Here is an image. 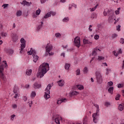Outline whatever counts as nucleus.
<instances>
[{
  "instance_id": "1",
  "label": "nucleus",
  "mask_w": 124,
  "mask_h": 124,
  "mask_svg": "<svg viewBox=\"0 0 124 124\" xmlns=\"http://www.w3.org/2000/svg\"><path fill=\"white\" fill-rule=\"evenodd\" d=\"M49 69V63H43L39 67L38 71L36 75L37 78H43L44 75L47 73Z\"/></svg>"
},
{
  "instance_id": "2",
  "label": "nucleus",
  "mask_w": 124,
  "mask_h": 124,
  "mask_svg": "<svg viewBox=\"0 0 124 124\" xmlns=\"http://www.w3.org/2000/svg\"><path fill=\"white\" fill-rule=\"evenodd\" d=\"M28 55H32L33 62H36L38 61L39 57L38 56H37V55H36V51H35L34 50H32V48H31L30 51L28 52Z\"/></svg>"
},
{
  "instance_id": "3",
  "label": "nucleus",
  "mask_w": 124,
  "mask_h": 124,
  "mask_svg": "<svg viewBox=\"0 0 124 124\" xmlns=\"http://www.w3.org/2000/svg\"><path fill=\"white\" fill-rule=\"evenodd\" d=\"M52 49H53V46L52 45H49L48 44L46 46V53L45 54V57H47L49 54V56H53L54 53L53 52H50L52 51Z\"/></svg>"
},
{
  "instance_id": "4",
  "label": "nucleus",
  "mask_w": 124,
  "mask_h": 124,
  "mask_svg": "<svg viewBox=\"0 0 124 124\" xmlns=\"http://www.w3.org/2000/svg\"><path fill=\"white\" fill-rule=\"evenodd\" d=\"M51 88H52V85L50 84H48L47 87L46 88L45 94V99H48V98H50V90H51Z\"/></svg>"
},
{
  "instance_id": "5",
  "label": "nucleus",
  "mask_w": 124,
  "mask_h": 124,
  "mask_svg": "<svg viewBox=\"0 0 124 124\" xmlns=\"http://www.w3.org/2000/svg\"><path fill=\"white\" fill-rule=\"evenodd\" d=\"M96 79L98 84H101L103 81L102 78V75L99 72H96L95 73Z\"/></svg>"
},
{
  "instance_id": "6",
  "label": "nucleus",
  "mask_w": 124,
  "mask_h": 124,
  "mask_svg": "<svg viewBox=\"0 0 124 124\" xmlns=\"http://www.w3.org/2000/svg\"><path fill=\"white\" fill-rule=\"evenodd\" d=\"M99 116V108L96 109V112L93 113V122L95 124L97 123V121H98V118L97 117Z\"/></svg>"
},
{
  "instance_id": "7",
  "label": "nucleus",
  "mask_w": 124,
  "mask_h": 124,
  "mask_svg": "<svg viewBox=\"0 0 124 124\" xmlns=\"http://www.w3.org/2000/svg\"><path fill=\"white\" fill-rule=\"evenodd\" d=\"M20 42L21 43V46H20V49H19L20 54H22L23 53V50H24V48L26 47V40L24 38H22L20 39Z\"/></svg>"
},
{
  "instance_id": "8",
  "label": "nucleus",
  "mask_w": 124,
  "mask_h": 124,
  "mask_svg": "<svg viewBox=\"0 0 124 124\" xmlns=\"http://www.w3.org/2000/svg\"><path fill=\"white\" fill-rule=\"evenodd\" d=\"M3 70L4 69L3 68V65H0V77H1L2 80L5 82L6 81V78L4 76V74L2 72H3Z\"/></svg>"
},
{
  "instance_id": "9",
  "label": "nucleus",
  "mask_w": 124,
  "mask_h": 124,
  "mask_svg": "<svg viewBox=\"0 0 124 124\" xmlns=\"http://www.w3.org/2000/svg\"><path fill=\"white\" fill-rule=\"evenodd\" d=\"M74 45L75 46H76V47H78V48H79L80 46H81V45L80 44V37H76L74 39Z\"/></svg>"
},
{
  "instance_id": "10",
  "label": "nucleus",
  "mask_w": 124,
  "mask_h": 124,
  "mask_svg": "<svg viewBox=\"0 0 124 124\" xmlns=\"http://www.w3.org/2000/svg\"><path fill=\"white\" fill-rule=\"evenodd\" d=\"M115 20H116V18L115 15H114V12H112L111 14H109L108 16L109 23H113Z\"/></svg>"
},
{
  "instance_id": "11",
  "label": "nucleus",
  "mask_w": 124,
  "mask_h": 124,
  "mask_svg": "<svg viewBox=\"0 0 124 124\" xmlns=\"http://www.w3.org/2000/svg\"><path fill=\"white\" fill-rule=\"evenodd\" d=\"M51 15L52 16H55L56 15V13L52 11H50L49 12L47 13L43 18V19H47V18H49V17H51Z\"/></svg>"
},
{
  "instance_id": "12",
  "label": "nucleus",
  "mask_w": 124,
  "mask_h": 124,
  "mask_svg": "<svg viewBox=\"0 0 124 124\" xmlns=\"http://www.w3.org/2000/svg\"><path fill=\"white\" fill-rule=\"evenodd\" d=\"M17 40H18V35L16 34H12V41H13V42H16Z\"/></svg>"
},
{
  "instance_id": "13",
  "label": "nucleus",
  "mask_w": 124,
  "mask_h": 124,
  "mask_svg": "<svg viewBox=\"0 0 124 124\" xmlns=\"http://www.w3.org/2000/svg\"><path fill=\"white\" fill-rule=\"evenodd\" d=\"M21 4L24 5V6H25L26 5L27 6H31V2H28L26 0H23L21 3Z\"/></svg>"
},
{
  "instance_id": "14",
  "label": "nucleus",
  "mask_w": 124,
  "mask_h": 124,
  "mask_svg": "<svg viewBox=\"0 0 124 124\" xmlns=\"http://www.w3.org/2000/svg\"><path fill=\"white\" fill-rule=\"evenodd\" d=\"M57 83H58L59 87H62V86L64 85V80H63V79L59 80L57 81Z\"/></svg>"
},
{
  "instance_id": "15",
  "label": "nucleus",
  "mask_w": 124,
  "mask_h": 124,
  "mask_svg": "<svg viewBox=\"0 0 124 124\" xmlns=\"http://www.w3.org/2000/svg\"><path fill=\"white\" fill-rule=\"evenodd\" d=\"M33 88L34 89H40L41 88V84H38L37 82H35L33 84Z\"/></svg>"
},
{
  "instance_id": "16",
  "label": "nucleus",
  "mask_w": 124,
  "mask_h": 124,
  "mask_svg": "<svg viewBox=\"0 0 124 124\" xmlns=\"http://www.w3.org/2000/svg\"><path fill=\"white\" fill-rule=\"evenodd\" d=\"M99 51L100 52V50L99 48H95L93 51V56H96L97 55V51Z\"/></svg>"
},
{
  "instance_id": "17",
  "label": "nucleus",
  "mask_w": 124,
  "mask_h": 124,
  "mask_svg": "<svg viewBox=\"0 0 124 124\" xmlns=\"http://www.w3.org/2000/svg\"><path fill=\"white\" fill-rule=\"evenodd\" d=\"M41 10H40V9H38V10H37V11H36V15H35V14H33V17H34V18H36V17H37V16H38V15H39L40 14V12H41Z\"/></svg>"
},
{
  "instance_id": "18",
  "label": "nucleus",
  "mask_w": 124,
  "mask_h": 124,
  "mask_svg": "<svg viewBox=\"0 0 124 124\" xmlns=\"http://www.w3.org/2000/svg\"><path fill=\"white\" fill-rule=\"evenodd\" d=\"M79 94V92L76 91H73L70 93V96L72 97L73 95H77Z\"/></svg>"
},
{
  "instance_id": "19",
  "label": "nucleus",
  "mask_w": 124,
  "mask_h": 124,
  "mask_svg": "<svg viewBox=\"0 0 124 124\" xmlns=\"http://www.w3.org/2000/svg\"><path fill=\"white\" fill-rule=\"evenodd\" d=\"M6 53H7L8 54L12 55V54H13V53H14V51L11 49H7L6 50Z\"/></svg>"
},
{
  "instance_id": "20",
  "label": "nucleus",
  "mask_w": 124,
  "mask_h": 124,
  "mask_svg": "<svg viewBox=\"0 0 124 124\" xmlns=\"http://www.w3.org/2000/svg\"><path fill=\"white\" fill-rule=\"evenodd\" d=\"M18 91H19V88H18V86H14L13 90V92L14 93H17Z\"/></svg>"
},
{
  "instance_id": "21",
  "label": "nucleus",
  "mask_w": 124,
  "mask_h": 124,
  "mask_svg": "<svg viewBox=\"0 0 124 124\" xmlns=\"http://www.w3.org/2000/svg\"><path fill=\"white\" fill-rule=\"evenodd\" d=\"M31 72H32V70L31 69L27 70L26 72V75L30 76L31 74Z\"/></svg>"
},
{
  "instance_id": "22",
  "label": "nucleus",
  "mask_w": 124,
  "mask_h": 124,
  "mask_svg": "<svg viewBox=\"0 0 124 124\" xmlns=\"http://www.w3.org/2000/svg\"><path fill=\"white\" fill-rule=\"evenodd\" d=\"M110 13V11L108 9H106L104 12V15L107 16V14Z\"/></svg>"
},
{
  "instance_id": "23",
  "label": "nucleus",
  "mask_w": 124,
  "mask_h": 124,
  "mask_svg": "<svg viewBox=\"0 0 124 124\" xmlns=\"http://www.w3.org/2000/svg\"><path fill=\"white\" fill-rule=\"evenodd\" d=\"M83 44H92V42H90L88 40H87L86 39H83Z\"/></svg>"
},
{
  "instance_id": "24",
  "label": "nucleus",
  "mask_w": 124,
  "mask_h": 124,
  "mask_svg": "<svg viewBox=\"0 0 124 124\" xmlns=\"http://www.w3.org/2000/svg\"><path fill=\"white\" fill-rule=\"evenodd\" d=\"M64 67H65V69H66V70H68V69H69V68L70 67V64L65 63Z\"/></svg>"
},
{
  "instance_id": "25",
  "label": "nucleus",
  "mask_w": 124,
  "mask_h": 124,
  "mask_svg": "<svg viewBox=\"0 0 124 124\" xmlns=\"http://www.w3.org/2000/svg\"><path fill=\"white\" fill-rule=\"evenodd\" d=\"M114 90V87H110L108 89V92L109 93H111V94H113V91Z\"/></svg>"
},
{
  "instance_id": "26",
  "label": "nucleus",
  "mask_w": 124,
  "mask_h": 124,
  "mask_svg": "<svg viewBox=\"0 0 124 124\" xmlns=\"http://www.w3.org/2000/svg\"><path fill=\"white\" fill-rule=\"evenodd\" d=\"M36 95V93H35V92L32 91L31 93V98H33L34 97H35V96Z\"/></svg>"
},
{
  "instance_id": "27",
  "label": "nucleus",
  "mask_w": 124,
  "mask_h": 124,
  "mask_svg": "<svg viewBox=\"0 0 124 124\" xmlns=\"http://www.w3.org/2000/svg\"><path fill=\"white\" fill-rule=\"evenodd\" d=\"M77 87L78 88V90H84V86L82 85H77Z\"/></svg>"
},
{
  "instance_id": "28",
  "label": "nucleus",
  "mask_w": 124,
  "mask_h": 124,
  "mask_svg": "<svg viewBox=\"0 0 124 124\" xmlns=\"http://www.w3.org/2000/svg\"><path fill=\"white\" fill-rule=\"evenodd\" d=\"M83 124H88V117H85L83 120Z\"/></svg>"
},
{
  "instance_id": "29",
  "label": "nucleus",
  "mask_w": 124,
  "mask_h": 124,
  "mask_svg": "<svg viewBox=\"0 0 124 124\" xmlns=\"http://www.w3.org/2000/svg\"><path fill=\"white\" fill-rule=\"evenodd\" d=\"M16 16L17 17H20V16H22V11H17L16 12Z\"/></svg>"
},
{
  "instance_id": "30",
  "label": "nucleus",
  "mask_w": 124,
  "mask_h": 124,
  "mask_svg": "<svg viewBox=\"0 0 124 124\" xmlns=\"http://www.w3.org/2000/svg\"><path fill=\"white\" fill-rule=\"evenodd\" d=\"M54 120H55V122L56 124H61L60 123V118L59 117H57V118H55Z\"/></svg>"
},
{
  "instance_id": "31",
  "label": "nucleus",
  "mask_w": 124,
  "mask_h": 124,
  "mask_svg": "<svg viewBox=\"0 0 124 124\" xmlns=\"http://www.w3.org/2000/svg\"><path fill=\"white\" fill-rule=\"evenodd\" d=\"M41 24L40 25H39L37 28V31H39V30H40V29H41V28H42V25H43V22L41 21Z\"/></svg>"
},
{
  "instance_id": "32",
  "label": "nucleus",
  "mask_w": 124,
  "mask_h": 124,
  "mask_svg": "<svg viewBox=\"0 0 124 124\" xmlns=\"http://www.w3.org/2000/svg\"><path fill=\"white\" fill-rule=\"evenodd\" d=\"M118 109L120 111H123V110H124V106L122 104L119 105L118 106Z\"/></svg>"
},
{
  "instance_id": "33",
  "label": "nucleus",
  "mask_w": 124,
  "mask_h": 124,
  "mask_svg": "<svg viewBox=\"0 0 124 124\" xmlns=\"http://www.w3.org/2000/svg\"><path fill=\"white\" fill-rule=\"evenodd\" d=\"M88 71H89V70H88V67H85V68L83 69V73L84 74H87Z\"/></svg>"
},
{
  "instance_id": "34",
  "label": "nucleus",
  "mask_w": 124,
  "mask_h": 124,
  "mask_svg": "<svg viewBox=\"0 0 124 124\" xmlns=\"http://www.w3.org/2000/svg\"><path fill=\"white\" fill-rule=\"evenodd\" d=\"M1 36H2V37H6L7 36V33L6 32H2L0 34Z\"/></svg>"
},
{
  "instance_id": "35",
  "label": "nucleus",
  "mask_w": 124,
  "mask_h": 124,
  "mask_svg": "<svg viewBox=\"0 0 124 124\" xmlns=\"http://www.w3.org/2000/svg\"><path fill=\"white\" fill-rule=\"evenodd\" d=\"M97 17V16L96 13H93L91 16V18L93 19H95Z\"/></svg>"
},
{
  "instance_id": "36",
  "label": "nucleus",
  "mask_w": 124,
  "mask_h": 124,
  "mask_svg": "<svg viewBox=\"0 0 124 124\" xmlns=\"http://www.w3.org/2000/svg\"><path fill=\"white\" fill-rule=\"evenodd\" d=\"M69 21V18L68 17H65L64 19H62V22L66 23Z\"/></svg>"
},
{
  "instance_id": "37",
  "label": "nucleus",
  "mask_w": 124,
  "mask_h": 124,
  "mask_svg": "<svg viewBox=\"0 0 124 124\" xmlns=\"http://www.w3.org/2000/svg\"><path fill=\"white\" fill-rule=\"evenodd\" d=\"M98 5H99L98 4H97L96 5V6H95L94 7L92 8L91 9V11H94V10H95L97 8V6H98Z\"/></svg>"
},
{
  "instance_id": "38",
  "label": "nucleus",
  "mask_w": 124,
  "mask_h": 124,
  "mask_svg": "<svg viewBox=\"0 0 124 124\" xmlns=\"http://www.w3.org/2000/svg\"><path fill=\"white\" fill-rule=\"evenodd\" d=\"M116 31H121V25H119L116 26Z\"/></svg>"
},
{
  "instance_id": "39",
  "label": "nucleus",
  "mask_w": 124,
  "mask_h": 124,
  "mask_svg": "<svg viewBox=\"0 0 124 124\" xmlns=\"http://www.w3.org/2000/svg\"><path fill=\"white\" fill-rule=\"evenodd\" d=\"M16 117V115L15 114L12 115L11 116V121H14V118Z\"/></svg>"
},
{
  "instance_id": "40",
  "label": "nucleus",
  "mask_w": 124,
  "mask_h": 124,
  "mask_svg": "<svg viewBox=\"0 0 124 124\" xmlns=\"http://www.w3.org/2000/svg\"><path fill=\"white\" fill-rule=\"evenodd\" d=\"M120 96H121V95H120L119 94H118L117 95H116V97H115L116 100H119V99H120Z\"/></svg>"
},
{
  "instance_id": "41",
  "label": "nucleus",
  "mask_w": 124,
  "mask_h": 124,
  "mask_svg": "<svg viewBox=\"0 0 124 124\" xmlns=\"http://www.w3.org/2000/svg\"><path fill=\"white\" fill-rule=\"evenodd\" d=\"M118 36V35L117 34H113L111 35L112 39H114L115 37H117Z\"/></svg>"
},
{
  "instance_id": "42",
  "label": "nucleus",
  "mask_w": 124,
  "mask_h": 124,
  "mask_svg": "<svg viewBox=\"0 0 124 124\" xmlns=\"http://www.w3.org/2000/svg\"><path fill=\"white\" fill-rule=\"evenodd\" d=\"M94 39H95L96 40H97V39H98V38H99V35L96 34L94 35Z\"/></svg>"
},
{
  "instance_id": "43",
  "label": "nucleus",
  "mask_w": 124,
  "mask_h": 124,
  "mask_svg": "<svg viewBox=\"0 0 124 124\" xmlns=\"http://www.w3.org/2000/svg\"><path fill=\"white\" fill-rule=\"evenodd\" d=\"M8 5H9V4H4L2 5V7H3L4 9L6 8V7H7L8 6Z\"/></svg>"
},
{
  "instance_id": "44",
  "label": "nucleus",
  "mask_w": 124,
  "mask_h": 124,
  "mask_svg": "<svg viewBox=\"0 0 124 124\" xmlns=\"http://www.w3.org/2000/svg\"><path fill=\"white\" fill-rule=\"evenodd\" d=\"M77 75H80V74H81V72H80V69H78L77 70Z\"/></svg>"
},
{
  "instance_id": "45",
  "label": "nucleus",
  "mask_w": 124,
  "mask_h": 124,
  "mask_svg": "<svg viewBox=\"0 0 124 124\" xmlns=\"http://www.w3.org/2000/svg\"><path fill=\"white\" fill-rule=\"evenodd\" d=\"M105 58L104 57H102V56H98V60H104Z\"/></svg>"
},
{
  "instance_id": "46",
  "label": "nucleus",
  "mask_w": 124,
  "mask_h": 124,
  "mask_svg": "<svg viewBox=\"0 0 124 124\" xmlns=\"http://www.w3.org/2000/svg\"><path fill=\"white\" fill-rule=\"evenodd\" d=\"M108 86L109 87H112V86H113V82L112 81H109L108 83Z\"/></svg>"
},
{
  "instance_id": "47",
  "label": "nucleus",
  "mask_w": 124,
  "mask_h": 124,
  "mask_svg": "<svg viewBox=\"0 0 124 124\" xmlns=\"http://www.w3.org/2000/svg\"><path fill=\"white\" fill-rule=\"evenodd\" d=\"M62 102V99H60L58 100L57 104H61Z\"/></svg>"
},
{
  "instance_id": "48",
  "label": "nucleus",
  "mask_w": 124,
  "mask_h": 124,
  "mask_svg": "<svg viewBox=\"0 0 124 124\" xmlns=\"http://www.w3.org/2000/svg\"><path fill=\"white\" fill-rule=\"evenodd\" d=\"M23 100H24V101H27V100H28V97H27V96H23Z\"/></svg>"
},
{
  "instance_id": "49",
  "label": "nucleus",
  "mask_w": 124,
  "mask_h": 124,
  "mask_svg": "<svg viewBox=\"0 0 124 124\" xmlns=\"http://www.w3.org/2000/svg\"><path fill=\"white\" fill-rule=\"evenodd\" d=\"M107 70V72L106 73V74H107V75H108L109 74V71H111L110 69H108V68L106 69Z\"/></svg>"
},
{
  "instance_id": "50",
  "label": "nucleus",
  "mask_w": 124,
  "mask_h": 124,
  "mask_svg": "<svg viewBox=\"0 0 124 124\" xmlns=\"http://www.w3.org/2000/svg\"><path fill=\"white\" fill-rule=\"evenodd\" d=\"M123 85L122 84H118V88H119V89H120L121 88H123Z\"/></svg>"
},
{
  "instance_id": "51",
  "label": "nucleus",
  "mask_w": 124,
  "mask_h": 124,
  "mask_svg": "<svg viewBox=\"0 0 124 124\" xmlns=\"http://www.w3.org/2000/svg\"><path fill=\"white\" fill-rule=\"evenodd\" d=\"M56 37H60L61 36V34L60 33H57L55 34Z\"/></svg>"
},
{
  "instance_id": "52",
  "label": "nucleus",
  "mask_w": 124,
  "mask_h": 124,
  "mask_svg": "<svg viewBox=\"0 0 124 124\" xmlns=\"http://www.w3.org/2000/svg\"><path fill=\"white\" fill-rule=\"evenodd\" d=\"M120 43H121L122 44H124V39H123V38L120 39Z\"/></svg>"
},
{
  "instance_id": "53",
  "label": "nucleus",
  "mask_w": 124,
  "mask_h": 124,
  "mask_svg": "<svg viewBox=\"0 0 124 124\" xmlns=\"http://www.w3.org/2000/svg\"><path fill=\"white\" fill-rule=\"evenodd\" d=\"M61 100L62 102H66V101H67L66 98H62Z\"/></svg>"
},
{
  "instance_id": "54",
  "label": "nucleus",
  "mask_w": 124,
  "mask_h": 124,
  "mask_svg": "<svg viewBox=\"0 0 124 124\" xmlns=\"http://www.w3.org/2000/svg\"><path fill=\"white\" fill-rule=\"evenodd\" d=\"M115 13L116 14V15H118L120 14V11L117 10L115 11Z\"/></svg>"
},
{
  "instance_id": "55",
  "label": "nucleus",
  "mask_w": 124,
  "mask_h": 124,
  "mask_svg": "<svg viewBox=\"0 0 124 124\" xmlns=\"http://www.w3.org/2000/svg\"><path fill=\"white\" fill-rule=\"evenodd\" d=\"M113 54L114 55V56H115V57H118V53H117L116 51H113Z\"/></svg>"
},
{
  "instance_id": "56",
  "label": "nucleus",
  "mask_w": 124,
  "mask_h": 124,
  "mask_svg": "<svg viewBox=\"0 0 124 124\" xmlns=\"http://www.w3.org/2000/svg\"><path fill=\"white\" fill-rule=\"evenodd\" d=\"M61 57H63V58H64L65 57V53L64 52H63L61 53Z\"/></svg>"
},
{
  "instance_id": "57",
  "label": "nucleus",
  "mask_w": 124,
  "mask_h": 124,
  "mask_svg": "<svg viewBox=\"0 0 124 124\" xmlns=\"http://www.w3.org/2000/svg\"><path fill=\"white\" fill-rule=\"evenodd\" d=\"M110 105V103L109 102H106L105 104V106H109Z\"/></svg>"
},
{
  "instance_id": "58",
  "label": "nucleus",
  "mask_w": 124,
  "mask_h": 124,
  "mask_svg": "<svg viewBox=\"0 0 124 124\" xmlns=\"http://www.w3.org/2000/svg\"><path fill=\"white\" fill-rule=\"evenodd\" d=\"M29 103V107H31V106L32 105V101H31V102H28Z\"/></svg>"
},
{
  "instance_id": "59",
  "label": "nucleus",
  "mask_w": 124,
  "mask_h": 124,
  "mask_svg": "<svg viewBox=\"0 0 124 124\" xmlns=\"http://www.w3.org/2000/svg\"><path fill=\"white\" fill-rule=\"evenodd\" d=\"M94 106H95V107H96V108H97V109L99 108V106H98V105H96L95 104H94Z\"/></svg>"
},
{
  "instance_id": "60",
  "label": "nucleus",
  "mask_w": 124,
  "mask_h": 124,
  "mask_svg": "<svg viewBox=\"0 0 124 124\" xmlns=\"http://www.w3.org/2000/svg\"><path fill=\"white\" fill-rule=\"evenodd\" d=\"M18 97H19L18 94H16V95L14 96V98H18Z\"/></svg>"
},
{
  "instance_id": "61",
  "label": "nucleus",
  "mask_w": 124,
  "mask_h": 124,
  "mask_svg": "<svg viewBox=\"0 0 124 124\" xmlns=\"http://www.w3.org/2000/svg\"><path fill=\"white\" fill-rule=\"evenodd\" d=\"M13 108H14V109L17 108V106L16 104H15L13 106Z\"/></svg>"
},
{
  "instance_id": "62",
  "label": "nucleus",
  "mask_w": 124,
  "mask_h": 124,
  "mask_svg": "<svg viewBox=\"0 0 124 124\" xmlns=\"http://www.w3.org/2000/svg\"><path fill=\"white\" fill-rule=\"evenodd\" d=\"M122 49H119L118 51V54H122Z\"/></svg>"
},
{
  "instance_id": "63",
  "label": "nucleus",
  "mask_w": 124,
  "mask_h": 124,
  "mask_svg": "<svg viewBox=\"0 0 124 124\" xmlns=\"http://www.w3.org/2000/svg\"><path fill=\"white\" fill-rule=\"evenodd\" d=\"M3 62L4 63V64H5V66H7V63H6V61H3Z\"/></svg>"
},
{
  "instance_id": "64",
  "label": "nucleus",
  "mask_w": 124,
  "mask_h": 124,
  "mask_svg": "<svg viewBox=\"0 0 124 124\" xmlns=\"http://www.w3.org/2000/svg\"><path fill=\"white\" fill-rule=\"evenodd\" d=\"M16 28V25L15 24V23H14L13 25V29H15Z\"/></svg>"
}]
</instances>
